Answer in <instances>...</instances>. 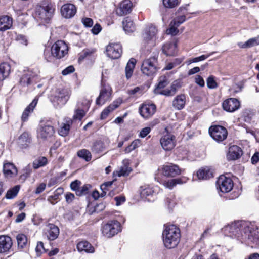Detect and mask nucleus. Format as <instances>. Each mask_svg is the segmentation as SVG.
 <instances>
[{
  "label": "nucleus",
  "mask_w": 259,
  "mask_h": 259,
  "mask_svg": "<svg viewBox=\"0 0 259 259\" xmlns=\"http://www.w3.org/2000/svg\"><path fill=\"white\" fill-rule=\"evenodd\" d=\"M38 99L35 98L32 102L25 109L21 116L22 122H25L28 120L29 115L33 112L35 107L36 106Z\"/></svg>",
  "instance_id": "28"
},
{
  "label": "nucleus",
  "mask_w": 259,
  "mask_h": 259,
  "mask_svg": "<svg viewBox=\"0 0 259 259\" xmlns=\"http://www.w3.org/2000/svg\"><path fill=\"white\" fill-rule=\"evenodd\" d=\"M243 85L241 84H235L230 89V91L233 93H238L242 91Z\"/></svg>",
  "instance_id": "57"
},
{
  "label": "nucleus",
  "mask_w": 259,
  "mask_h": 259,
  "mask_svg": "<svg viewBox=\"0 0 259 259\" xmlns=\"http://www.w3.org/2000/svg\"><path fill=\"white\" fill-rule=\"evenodd\" d=\"M104 143L101 140H97L93 143L91 150L92 152L96 153H100L104 149Z\"/></svg>",
  "instance_id": "45"
},
{
  "label": "nucleus",
  "mask_w": 259,
  "mask_h": 259,
  "mask_svg": "<svg viewBox=\"0 0 259 259\" xmlns=\"http://www.w3.org/2000/svg\"><path fill=\"white\" fill-rule=\"evenodd\" d=\"M141 145V141L140 139L134 140L131 144L125 148L124 152L126 153H129L133 150L139 147Z\"/></svg>",
  "instance_id": "47"
},
{
  "label": "nucleus",
  "mask_w": 259,
  "mask_h": 259,
  "mask_svg": "<svg viewBox=\"0 0 259 259\" xmlns=\"http://www.w3.org/2000/svg\"><path fill=\"white\" fill-rule=\"evenodd\" d=\"M77 156L84 159L86 161H90L92 158L91 152L87 149H83L79 150L77 153Z\"/></svg>",
  "instance_id": "46"
},
{
  "label": "nucleus",
  "mask_w": 259,
  "mask_h": 259,
  "mask_svg": "<svg viewBox=\"0 0 259 259\" xmlns=\"http://www.w3.org/2000/svg\"><path fill=\"white\" fill-rule=\"evenodd\" d=\"M169 83L167 78L164 76H161L159 79L158 83L154 90L155 94L163 95L161 93L165 90L163 89Z\"/></svg>",
  "instance_id": "36"
},
{
  "label": "nucleus",
  "mask_w": 259,
  "mask_h": 259,
  "mask_svg": "<svg viewBox=\"0 0 259 259\" xmlns=\"http://www.w3.org/2000/svg\"><path fill=\"white\" fill-rule=\"evenodd\" d=\"M48 163L47 157L45 156H39L35 158L32 162V167L37 169L40 167L45 166Z\"/></svg>",
  "instance_id": "39"
},
{
  "label": "nucleus",
  "mask_w": 259,
  "mask_h": 259,
  "mask_svg": "<svg viewBox=\"0 0 259 259\" xmlns=\"http://www.w3.org/2000/svg\"><path fill=\"white\" fill-rule=\"evenodd\" d=\"M3 171L5 177L7 178L15 177L18 173L17 169L14 164L8 161L4 162Z\"/></svg>",
  "instance_id": "19"
},
{
  "label": "nucleus",
  "mask_w": 259,
  "mask_h": 259,
  "mask_svg": "<svg viewBox=\"0 0 259 259\" xmlns=\"http://www.w3.org/2000/svg\"><path fill=\"white\" fill-rule=\"evenodd\" d=\"M141 116L145 119L151 118L155 113L156 107L154 104L144 103L139 107Z\"/></svg>",
  "instance_id": "12"
},
{
  "label": "nucleus",
  "mask_w": 259,
  "mask_h": 259,
  "mask_svg": "<svg viewBox=\"0 0 259 259\" xmlns=\"http://www.w3.org/2000/svg\"><path fill=\"white\" fill-rule=\"evenodd\" d=\"M240 106L239 101L236 98H231L225 100L222 106L225 111L233 112L238 110Z\"/></svg>",
  "instance_id": "17"
},
{
  "label": "nucleus",
  "mask_w": 259,
  "mask_h": 259,
  "mask_svg": "<svg viewBox=\"0 0 259 259\" xmlns=\"http://www.w3.org/2000/svg\"><path fill=\"white\" fill-rule=\"evenodd\" d=\"M214 53H215L214 52H212L208 55H202L200 56L194 58L193 61H194V63L203 61V60L206 59L207 58H208L209 56H210L211 55H213Z\"/></svg>",
  "instance_id": "56"
},
{
  "label": "nucleus",
  "mask_w": 259,
  "mask_h": 259,
  "mask_svg": "<svg viewBox=\"0 0 259 259\" xmlns=\"http://www.w3.org/2000/svg\"><path fill=\"white\" fill-rule=\"evenodd\" d=\"M60 231L59 228L53 224H48L45 229V234L50 240H54L59 236Z\"/></svg>",
  "instance_id": "21"
},
{
  "label": "nucleus",
  "mask_w": 259,
  "mask_h": 259,
  "mask_svg": "<svg viewBox=\"0 0 259 259\" xmlns=\"http://www.w3.org/2000/svg\"><path fill=\"white\" fill-rule=\"evenodd\" d=\"M197 176L199 180H207L212 177V173L208 168H202L197 172Z\"/></svg>",
  "instance_id": "42"
},
{
  "label": "nucleus",
  "mask_w": 259,
  "mask_h": 259,
  "mask_svg": "<svg viewBox=\"0 0 259 259\" xmlns=\"http://www.w3.org/2000/svg\"><path fill=\"white\" fill-rule=\"evenodd\" d=\"M206 84L208 88L210 89H216L218 87V84L215 80V77L212 75L208 77L206 80Z\"/></svg>",
  "instance_id": "48"
},
{
  "label": "nucleus",
  "mask_w": 259,
  "mask_h": 259,
  "mask_svg": "<svg viewBox=\"0 0 259 259\" xmlns=\"http://www.w3.org/2000/svg\"><path fill=\"white\" fill-rule=\"evenodd\" d=\"M157 33L156 27L152 24H149L145 30L143 37L146 41L155 40Z\"/></svg>",
  "instance_id": "26"
},
{
  "label": "nucleus",
  "mask_w": 259,
  "mask_h": 259,
  "mask_svg": "<svg viewBox=\"0 0 259 259\" xmlns=\"http://www.w3.org/2000/svg\"><path fill=\"white\" fill-rule=\"evenodd\" d=\"M39 72L32 70L25 71L20 77L19 83L22 86H27L38 78Z\"/></svg>",
  "instance_id": "14"
},
{
  "label": "nucleus",
  "mask_w": 259,
  "mask_h": 259,
  "mask_svg": "<svg viewBox=\"0 0 259 259\" xmlns=\"http://www.w3.org/2000/svg\"><path fill=\"white\" fill-rule=\"evenodd\" d=\"M11 72V66L7 63H2L0 64V81H3L7 78Z\"/></svg>",
  "instance_id": "35"
},
{
  "label": "nucleus",
  "mask_w": 259,
  "mask_h": 259,
  "mask_svg": "<svg viewBox=\"0 0 259 259\" xmlns=\"http://www.w3.org/2000/svg\"><path fill=\"white\" fill-rule=\"evenodd\" d=\"M19 189L20 187L19 186H15L12 189L7 191L6 197L7 199H12L14 198L18 193Z\"/></svg>",
  "instance_id": "51"
},
{
  "label": "nucleus",
  "mask_w": 259,
  "mask_h": 259,
  "mask_svg": "<svg viewBox=\"0 0 259 259\" xmlns=\"http://www.w3.org/2000/svg\"><path fill=\"white\" fill-rule=\"evenodd\" d=\"M259 45V35L249 39L245 42H239L237 44L238 46L242 49L251 48Z\"/></svg>",
  "instance_id": "33"
},
{
  "label": "nucleus",
  "mask_w": 259,
  "mask_h": 259,
  "mask_svg": "<svg viewBox=\"0 0 259 259\" xmlns=\"http://www.w3.org/2000/svg\"><path fill=\"white\" fill-rule=\"evenodd\" d=\"M23 174L21 176V178L25 179L30 176V174L32 171V168L31 165L28 164L26 165L22 170Z\"/></svg>",
  "instance_id": "52"
},
{
  "label": "nucleus",
  "mask_w": 259,
  "mask_h": 259,
  "mask_svg": "<svg viewBox=\"0 0 259 259\" xmlns=\"http://www.w3.org/2000/svg\"><path fill=\"white\" fill-rule=\"evenodd\" d=\"M186 103V97L184 95H178L173 101V106L178 110L183 109Z\"/></svg>",
  "instance_id": "37"
},
{
  "label": "nucleus",
  "mask_w": 259,
  "mask_h": 259,
  "mask_svg": "<svg viewBox=\"0 0 259 259\" xmlns=\"http://www.w3.org/2000/svg\"><path fill=\"white\" fill-rule=\"evenodd\" d=\"M132 169L130 166V161L128 159H124L122 162V165L117 169L114 171L113 175L114 177L127 176L132 171Z\"/></svg>",
  "instance_id": "18"
},
{
  "label": "nucleus",
  "mask_w": 259,
  "mask_h": 259,
  "mask_svg": "<svg viewBox=\"0 0 259 259\" xmlns=\"http://www.w3.org/2000/svg\"><path fill=\"white\" fill-rule=\"evenodd\" d=\"M158 69L157 59L155 57L145 59L141 65L142 73L149 76H152L154 75Z\"/></svg>",
  "instance_id": "6"
},
{
  "label": "nucleus",
  "mask_w": 259,
  "mask_h": 259,
  "mask_svg": "<svg viewBox=\"0 0 259 259\" xmlns=\"http://www.w3.org/2000/svg\"><path fill=\"white\" fill-rule=\"evenodd\" d=\"M136 63V59L131 58L125 67V75L127 79H130L133 75V70Z\"/></svg>",
  "instance_id": "41"
},
{
  "label": "nucleus",
  "mask_w": 259,
  "mask_h": 259,
  "mask_svg": "<svg viewBox=\"0 0 259 259\" xmlns=\"http://www.w3.org/2000/svg\"><path fill=\"white\" fill-rule=\"evenodd\" d=\"M234 183L232 180L224 175H221L217 181V188L222 193H228L232 190Z\"/></svg>",
  "instance_id": "10"
},
{
  "label": "nucleus",
  "mask_w": 259,
  "mask_h": 259,
  "mask_svg": "<svg viewBox=\"0 0 259 259\" xmlns=\"http://www.w3.org/2000/svg\"><path fill=\"white\" fill-rule=\"evenodd\" d=\"M16 238L19 248L23 249L27 246V238L25 235L23 234H19L17 235Z\"/></svg>",
  "instance_id": "44"
},
{
  "label": "nucleus",
  "mask_w": 259,
  "mask_h": 259,
  "mask_svg": "<svg viewBox=\"0 0 259 259\" xmlns=\"http://www.w3.org/2000/svg\"><path fill=\"white\" fill-rule=\"evenodd\" d=\"M151 128L150 127H146L141 130L140 131L139 137L141 138L145 137L150 132Z\"/></svg>",
  "instance_id": "62"
},
{
  "label": "nucleus",
  "mask_w": 259,
  "mask_h": 259,
  "mask_svg": "<svg viewBox=\"0 0 259 259\" xmlns=\"http://www.w3.org/2000/svg\"><path fill=\"white\" fill-rule=\"evenodd\" d=\"M195 82L200 87H203L205 85V81L203 77L199 75H197L195 77Z\"/></svg>",
  "instance_id": "59"
},
{
  "label": "nucleus",
  "mask_w": 259,
  "mask_h": 259,
  "mask_svg": "<svg viewBox=\"0 0 259 259\" xmlns=\"http://www.w3.org/2000/svg\"><path fill=\"white\" fill-rule=\"evenodd\" d=\"M55 5L49 0L41 1L35 7V18L41 23H48L54 15Z\"/></svg>",
  "instance_id": "2"
},
{
  "label": "nucleus",
  "mask_w": 259,
  "mask_h": 259,
  "mask_svg": "<svg viewBox=\"0 0 259 259\" xmlns=\"http://www.w3.org/2000/svg\"><path fill=\"white\" fill-rule=\"evenodd\" d=\"M95 50L94 49L90 50V49H85L84 50L82 53L80 54L79 60H82L84 58L87 57L88 56H89L91 55L93 53L95 52Z\"/></svg>",
  "instance_id": "54"
},
{
  "label": "nucleus",
  "mask_w": 259,
  "mask_h": 259,
  "mask_svg": "<svg viewBox=\"0 0 259 259\" xmlns=\"http://www.w3.org/2000/svg\"><path fill=\"white\" fill-rule=\"evenodd\" d=\"M89 186H90L87 185L81 187H79L78 190L77 191L76 194L79 196L86 194L88 193Z\"/></svg>",
  "instance_id": "58"
},
{
  "label": "nucleus",
  "mask_w": 259,
  "mask_h": 259,
  "mask_svg": "<svg viewBox=\"0 0 259 259\" xmlns=\"http://www.w3.org/2000/svg\"><path fill=\"white\" fill-rule=\"evenodd\" d=\"M181 87V82L180 80H176L172 83L170 89H165L161 93L166 96H174L177 92L178 89Z\"/></svg>",
  "instance_id": "32"
},
{
  "label": "nucleus",
  "mask_w": 259,
  "mask_h": 259,
  "mask_svg": "<svg viewBox=\"0 0 259 259\" xmlns=\"http://www.w3.org/2000/svg\"><path fill=\"white\" fill-rule=\"evenodd\" d=\"M225 236L236 238L248 245H259V232L254 225L249 222L237 221L222 229Z\"/></svg>",
  "instance_id": "1"
},
{
  "label": "nucleus",
  "mask_w": 259,
  "mask_h": 259,
  "mask_svg": "<svg viewBox=\"0 0 259 259\" xmlns=\"http://www.w3.org/2000/svg\"><path fill=\"white\" fill-rule=\"evenodd\" d=\"M188 179L186 177H182L177 179L168 180L167 181L163 182V186L169 189H172L177 184H182L187 181Z\"/></svg>",
  "instance_id": "29"
},
{
  "label": "nucleus",
  "mask_w": 259,
  "mask_h": 259,
  "mask_svg": "<svg viewBox=\"0 0 259 259\" xmlns=\"http://www.w3.org/2000/svg\"><path fill=\"white\" fill-rule=\"evenodd\" d=\"M80 184L81 182L79 181L75 180L70 184L71 189L73 191H75L76 193L79 188Z\"/></svg>",
  "instance_id": "61"
},
{
  "label": "nucleus",
  "mask_w": 259,
  "mask_h": 259,
  "mask_svg": "<svg viewBox=\"0 0 259 259\" xmlns=\"http://www.w3.org/2000/svg\"><path fill=\"white\" fill-rule=\"evenodd\" d=\"M163 52L167 56H172L177 52L176 44L175 42L167 43L162 47Z\"/></svg>",
  "instance_id": "34"
},
{
  "label": "nucleus",
  "mask_w": 259,
  "mask_h": 259,
  "mask_svg": "<svg viewBox=\"0 0 259 259\" xmlns=\"http://www.w3.org/2000/svg\"><path fill=\"white\" fill-rule=\"evenodd\" d=\"M123 28L126 33L133 32L135 30V25L131 18L127 17L122 21Z\"/></svg>",
  "instance_id": "38"
},
{
  "label": "nucleus",
  "mask_w": 259,
  "mask_h": 259,
  "mask_svg": "<svg viewBox=\"0 0 259 259\" xmlns=\"http://www.w3.org/2000/svg\"><path fill=\"white\" fill-rule=\"evenodd\" d=\"M72 120L68 117L65 118L59 129V134L62 136H67L70 131V126L72 124Z\"/></svg>",
  "instance_id": "27"
},
{
  "label": "nucleus",
  "mask_w": 259,
  "mask_h": 259,
  "mask_svg": "<svg viewBox=\"0 0 259 259\" xmlns=\"http://www.w3.org/2000/svg\"><path fill=\"white\" fill-rule=\"evenodd\" d=\"M74 71V68L73 66H69L66 67L62 71V74L63 75H66L71 73Z\"/></svg>",
  "instance_id": "64"
},
{
  "label": "nucleus",
  "mask_w": 259,
  "mask_h": 259,
  "mask_svg": "<svg viewBox=\"0 0 259 259\" xmlns=\"http://www.w3.org/2000/svg\"><path fill=\"white\" fill-rule=\"evenodd\" d=\"M12 19L7 15L0 17V31H5L9 29L12 26Z\"/></svg>",
  "instance_id": "30"
},
{
  "label": "nucleus",
  "mask_w": 259,
  "mask_h": 259,
  "mask_svg": "<svg viewBox=\"0 0 259 259\" xmlns=\"http://www.w3.org/2000/svg\"><path fill=\"white\" fill-rule=\"evenodd\" d=\"M82 22L85 27H90L93 25V21L90 18H84L82 19Z\"/></svg>",
  "instance_id": "63"
},
{
  "label": "nucleus",
  "mask_w": 259,
  "mask_h": 259,
  "mask_svg": "<svg viewBox=\"0 0 259 259\" xmlns=\"http://www.w3.org/2000/svg\"><path fill=\"white\" fill-rule=\"evenodd\" d=\"M119 104L120 103L118 102L114 101L104 109L101 114V119H104L106 118L109 113L116 109L119 106Z\"/></svg>",
  "instance_id": "40"
},
{
  "label": "nucleus",
  "mask_w": 259,
  "mask_h": 259,
  "mask_svg": "<svg viewBox=\"0 0 259 259\" xmlns=\"http://www.w3.org/2000/svg\"><path fill=\"white\" fill-rule=\"evenodd\" d=\"M101 89L99 96L96 99V104L98 105H103L106 102L110 99L112 95V89L108 84L103 81L101 83Z\"/></svg>",
  "instance_id": "11"
},
{
  "label": "nucleus",
  "mask_w": 259,
  "mask_h": 259,
  "mask_svg": "<svg viewBox=\"0 0 259 259\" xmlns=\"http://www.w3.org/2000/svg\"><path fill=\"white\" fill-rule=\"evenodd\" d=\"M121 230L120 223L116 220L109 221L102 227L103 235L107 238L113 237Z\"/></svg>",
  "instance_id": "7"
},
{
  "label": "nucleus",
  "mask_w": 259,
  "mask_h": 259,
  "mask_svg": "<svg viewBox=\"0 0 259 259\" xmlns=\"http://www.w3.org/2000/svg\"><path fill=\"white\" fill-rule=\"evenodd\" d=\"M18 146L21 149H25L28 147L31 142V137L30 134L27 132H23L18 139Z\"/></svg>",
  "instance_id": "25"
},
{
  "label": "nucleus",
  "mask_w": 259,
  "mask_h": 259,
  "mask_svg": "<svg viewBox=\"0 0 259 259\" xmlns=\"http://www.w3.org/2000/svg\"><path fill=\"white\" fill-rule=\"evenodd\" d=\"M125 197L124 196H116L114 198V200L116 202V206H119L123 203H124L125 201Z\"/></svg>",
  "instance_id": "60"
},
{
  "label": "nucleus",
  "mask_w": 259,
  "mask_h": 259,
  "mask_svg": "<svg viewBox=\"0 0 259 259\" xmlns=\"http://www.w3.org/2000/svg\"><path fill=\"white\" fill-rule=\"evenodd\" d=\"M107 56L113 59H118L122 53L121 46L119 44H110L106 47Z\"/></svg>",
  "instance_id": "15"
},
{
  "label": "nucleus",
  "mask_w": 259,
  "mask_h": 259,
  "mask_svg": "<svg viewBox=\"0 0 259 259\" xmlns=\"http://www.w3.org/2000/svg\"><path fill=\"white\" fill-rule=\"evenodd\" d=\"M169 26V28L166 30L167 34H171V35H177L179 32V30L177 28L179 26L173 25L172 22H170Z\"/></svg>",
  "instance_id": "53"
},
{
  "label": "nucleus",
  "mask_w": 259,
  "mask_h": 259,
  "mask_svg": "<svg viewBox=\"0 0 259 259\" xmlns=\"http://www.w3.org/2000/svg\"><path fill=\"white\" fill-rule=\"evenodd\" d=\"M13 244L12 240L8 236H0V253H6L9 251Z\"/></svg>",
  "instance_id": "23"
},
{
  "label": "nucleus",
  "mask_w": 259,
  "mask_h": 259,
  "mask_svg": "<svg viewBox=\"0 0 259 259\" xmlns=\"http://www.w3.org/2000/svg\"><path fill=\"white\" fill-rule=\"evenodd\" d=\"M140 195L142 198H146L154 193L153 187L149 185H145L140 187Z\"/></svg>",
  "instance_id": "43"
},
{
  "label": "nucleus",
  "mask_w": 259,
  "mask_h": 259,
  "mask_svg": "<svg viewBox=\"0 0 259 259\" xmlns=\"http://www.w3.org/2000/svg\"><path fill=\"white\" fill-rule=\"evenodd\" d=\"M179 3V0H163V5L165 8H174Z\"/></svg>",
  "instance_id": "49"
},
{
  "label": "nucleus",
  "mask_w": 259,
  "mask_h": 259,
  "mask_svg": "<svg viewBox=\"0 0 259 259\" xmlns=\"http://www.w3.org/2000/svg\"><path fill=\"white\" fill-rule=\"evenodd\" d=\"M180 230L174 225L166 226L162 233L163 244L167 248L176 247L180 242Z\"/></svg>",
  "instance_id": "3"
},
{
  "label": "nucleus",
  "mask_w": 259,
  "mask_h": 259,
  "mask_svg": "<svg viewBox=\"0 0 259 259\" xmlns=\"http://www.w3.org/2000/svg\"><path fill=\"white\" fill-rule=\"evenodd\" d=\"M77 249L80 252L93 253L95 251L94 247L86 241L78 242L77 244Z\"/></svg>",
  "instance_id": "31"
},
{
  "label": "nucleus",
  "mask_w": 259,
  "mask_h": 259,
  "mask_svg": "<svg viewBox=\"0 0 259 259\" xmlns=\"http://www.w3.org/2000/svg\"><path fill=\"white\" fill-rule=\"evenodd\" d=\"M55 131L52 125L48 123H45L40 125L37 130V137L42 140H47L51 137L54 134Z\"/></svg>",
  "instance_id": "13"
},
{
  "label": "nucleus",
  "mask_w": 259,
  "mask_h": 259,
  "mask_svg": "<svg viewBox=\"0 0 259 259\" xmlns=\"http://www.w3.org/2000/svg\"><path fill=\"white\" fill-rule=\"evenodd\" d=\"M163 175L167 177H174L180 175L182 172L179 166L172 163L169 165H163L161 168Z\"/></svg>",
  "instance_id": "16"
},
{
  "label": "nucleus",
  "mask_w": 259,
  "mask_h": 259,
  "mask_svg": "<svg viewBox=\"0 0 259 259\" xmlns=\"http://www.w3.org/2000/svg\"><path fill=\"white\" fill-rule=\"evenodd\" d=\"M84 114L85 113L83 110L77 109L75 111L73 118L74 119H78L80 120L83 117Z\"/></svg>",
  "instance_id": "55"
},
{
  "label": "nucleus",
  "mask_w": 259,
  "mask_h": 259,
  "mask_svg": "<svg viewBox=\"0 0 259 259\" xmlns=\"http://www.w3.org/2000/svg\"><path fill=\"white\" fill-rule=\"evenodd\" d=\"M160 143L164 150L170 151L175 146V136L172 134L168 133L166 128L165 132L160 139Z\"/></svg>",
  "instance_id": "8"
},
{
  "label": "nucleus",
  "mask_w": 259,
  "mask_h": 259,
  "mask_svg": "<svg viewBox=\"0 0 259 259\" xmlns=\"http://www.w3.org/2000/svg\"><path fill=\"white\" fill-rule=\"evenodd\" d=\"M71 94V90L67 87H59L52 96V101L56 107H61L68 101Z\"/></svg>",
  "instance_id": "5"
},
{
  "label": "nucleus",
  "mask_w": 259,
  "mask_h": 259,
  "mask_svg": "<svg viewBox=\"0 0 259 259\" xmlns=\"http://www.w3.org/2000/svg\"><path fill=\"white\" fill-rule=\"evenodd\" d=\"M186 20V16L184 13H183L182 14L178 15L175 17L171 22L173 25L179 26L181 24L184 23Z\"/></svg>",
  "instance_id": "50"
},
{
  "label": "nucleus",
  "mask_w": 259,
  "mask_h": 259,
  "mask_svg": "<svg viewBox=\"0 0 259 259\" xmlns=\"http://www.w3.org/2000/svg\"><path fill=\"white\" fill-rule=\"evenodd\" d=\"M241 148L237 145H233L229 147L227 154V158L229 160H235L238 159L242 155Z\"/></svg>",
  "instance_id": "24"
},
{
  "label": "nucleus",
  "mask_w": 259,
  "mask_h": 259,
  "mask_svg": "<svg viewBox=\"0 0 259 259\" xmlns=\"http://www.w3.org/2000/svg\"><path fill=\"white\" fill-rule=\"evenodd\" d=\"M133 7L132 3L130 0H124L120 4L116 10V14L122 16L131 12Z\"/></svg>",
  "instance_id": "22"
},
{
  "label": "nucleus",
  "mask_w": 259,
  "mask_h": 259,
  "mask_svg": "<svg viewBox=\"0 0 259 259\" xmlns=\"http://www.w3.org/2000/svg\"><path fill=\"white\" fill-rule=\"evenodd\" d=\"M68 47L67 44L62 40H58L52 46L51 51L46 49L44 56L48 62L52 61L54 58L61 59L68 54Z\"/></svg>",
  "instance_id": "4"
},
{
  "label": "nucleus",
  "mask_w": 259,
  "mask_h": 259,
  "mask_svg": "<svg viewBox=\"0 0 259 259\" xmlns=\"http://www.w3.org/2000/svg\"><path fill=\"white\" fill-rule=\"evenodd\" d=\"M76 13V7L72 4H64L61 8V13L62 16L67 19L73 17Z\"/></svg>",
  "instance_id": "20"
},
{
  "label": "nucleus",
  "mask_w": 259,
  "mask_h": 259,
  "mask_svg": "<svg viewBox=\"0 0 259 259\" xmlns=\"http://www.w3.org/2000/svg\"><path fill=\"white\" fill-rule=\"evenodd\" d=\"M210 136L218 142H222L227 138V130L224 127L220 125L211 126L209 129Z\"/></svg>",
  "instance_id": "9"
}]
</instances>
